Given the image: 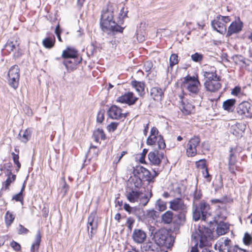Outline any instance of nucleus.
I'll use <instances>...</instances> for the list:
<instances>
[{
  "label": "nucleus",
  "mask_w": 252,
  "mask_h": 252,
  "mask_svg": "<svg viewBox=\"0 0 252 252\" xmlns=\"http://www.w3.org/2000/svg\"><path fill=\"white\" fill-rule=\"evenodd\" d=\"M200 139L197 136L191 138L187 144V155L188 157H194L197 154L196 147L200 143Z\"/></svg>",
  "instance_id": "9b49d317"
},
{
  "label": "nucleus",
  "mask_w": 252,
  "mask_h": 252,
  "mask_svg": "<svg viewBox=\"0 0 252 252\" xmlns=\"http://www.w3.org/2000/svg\"><path fill=\"white\" fill-rule=\"evenodd\" d=\"M146 22H142L140 24L139 28L141 29L140 30L137 31L136 32V38L138 42H142L145 40V26L146 25Z\"/></svg>",
  "instance_id": "c85d7f7f"
},
{
  "label": "nucleus",
  "mask_w": 252,
  "mask_h": 252,
  "mask_svg": "<svg viewBox=\"0 0 252 252\" xmlns=\"http://www.w3.org/2000/svg\"><path fill=\"white\" fill-rule=\"evenodd\" d=\"M170 66L172 67L173 66L176 64L178 63V56L175 54H173L171 55L170 59Z\"/></svg>",
  "instance_id": "09e8293b"
},
{
  "label": "nucleus",
  "mask_w": 252,
  "mask_h": 252,
  "mask_svg": "<svg viewBox=\"0 0 252 252\" xmlns=\"http://www.w3.org/2000/svg\"><path fill=\"white\" fill-rule=\"evenodd\" d=\"M134 222H135V220L133 218H132L131 217H128L127 218L126 225H127V228L130 230H131Z\"/></svg>",
  "instance_id": "4d7b16f0"
},
{
  "label": "nucleus",
  "mask_w": 252,
  "mask_h": 252,
  "mask_svg": "<svg viewBox=\"0 0 252 252\" xmlns=\"http://www.w3.org/2000/svg\"><path fill=\"white\" fill-rule=\"evenodd\" d=\"M155 208L160 212L163 211L166 209V203L161 199H158L155 203Z\"/></svg>",
  "instance_id": "58836bf2"
},
{
  "label": "nucleus",
  "mask_w": 252,
  "mask_h": 252,
  "mask_svg": "<svg viewBox=\"0 0 252 252\" xmlns=\"http://www.w3.org/2000/svg\"><path fill=\"white\" fill-rule=\"evenodd\" d=\"M181 86L187 90L189 95L192 97L198 96L200 99L203 98V94L200 91L201 86L197 76H186Z\"/></svg>",
  "instance_id": "7ed1b4c3"
},
{
  "label": "nucleus",
  "mask_w": 252,
  "mask_h": 252,
  "mask_svg": "<svg viewBox=\"0 0 252 252\" xmlns=\"http://www.w3.org/2000/svg\"><path fill=\"white\" fill-rule=\"evenodd\" d=\"M131 85L136 89L140 96L144 95L145 84L143 82L133 81L131 82Z\"/></svg>",
  "instance_id": "7c9ffc66"
},
{
  "label": "nucleus",
  "mask_w": 252,
  "mask_h": 252,
  "mask_svg": "<svg viewBox=\"0 0 252 252\" xmlns=\"http://www.w3.org/2000/svg\"><path fill=\"white\" fill-rule=\"evenodd\" d=\"M93 136H97L102 140H104L105 139V134L103 130L100 128H98L94 131L93 134Z\"/></svg>",
  "instance_id": "49530a36"
},
{
  "label": "nucleus",
  "mask_w": 252,
  "mask_h": 252,
  "mask_svg": "<svg viewBox=\"0 0 252 252\" xmlns=\"http://www.w3.org/2000/svg\"><path fill=\"white\" fill-rule=\"evenodd\" d=\"M203 75L206 78L205 81L220 80V77L217 75L216 68L214 67H211L210 70L204 71Z\"/></svg>",
  "instance_id": "412c9836"
},
{
  "label": "nucleus",
  "mask_w": 252,
  "mask_h": 252,
  "mask_svg": "<svg viewBox=\"0 0 252 252\" xmlns=\"http://www.w3.org/2000/svg\"><path fill=\"white\" fill-rule=\"evenodd\" d=\"M220 80H213L205 81L204 86L207 91L210 92H216L218 91L221 88V84L220 83Z\"/></svg>",
  "instance_id": "a211bd4d"
},
{
  "label": "nucleus",
  "mask_w": 252,
  "mask_h": 252,
  "mask_svg": "<svg viewBox=\"0 0 252 252\" xmlns=\"http://www.w3.org/2000/svg\"><path fill=\"white\" fill-rule=\"evenodd\" d=\"M6 79L10 87L15 90L18 88L20 80V68L17 65H14L10 68Z\"/></svg>",
  "instance_id": "0eeeda50"
},
{
  "label": "nucleus",
  "mask_w": 252,
  "mask_h": 252,
  "mask_svg": "<svg viewBox=\"0 0 252 252\" xmlns=\"http://www.w3.org/2000/svg\"><path fill=\"white\" fill-rule=\"evenodd\" d=\"M12 199L15 200L16 201L23 202V194L21 192H19L18 193L14 195L12 197Z\"/></svg>",
  "instance_id": "e2e57ef3"
},
{
  "label": "nucleus",
  "mask_w": 252,
  "mask_h": 252,
  "mask_svg": "<svg viewBox=\"0 0 252 252\" xmlns=\"http://www.w3.org/2000/svg\"><path fill=\"white\" fill-rule=\"evenodd\" d=\"M219 18L220 19V20H221V22H222L224 23V25H226V24H227L231 21L230 18L229 16H223L220 15H219Z\"/></svg>",
  "instance_id": "338daca9"
},
{
  "label": "nucleus",
  "mask_w": 252,
  "mask_h": 252,
  "mask_svg": "<svg viewBox=\"0 0 252 252\" xmlns=\"http://www.w3.org/2000/svg\"><path fill=\"white\" fill-rule=\"evenodd\" d=\"M153 67V63L151 61H148L146 62L144 64V69L145 71L149 72Z\"/></svg>",
  "instance_id": "13d9d810"
},
{
  "label": "nucleus",
  "mask_w": 252,
  "mask_h": 252,
  "mask_svg": "<svg viewBox=\"0 0 252 252\" xmlns=\"http://www.w3.org/2000/svg\"><path fill=\"white\" fill-rule=\"evenodd\" d=\"M201 172L202 173L203 177L206 179L208 182H210L211 180V177L208 172V168H206L205 169L202 170Z\"/></svg>",
  "instance_id": "052dcab7"
},
{
  "label": "nucleus",
  "mask_w": 252,
  "mask_h": 252,
  "mask_svg": "<svg viewBox=\"0 0 252 252\" xmlns=\"http://www.w3.org/2000/svg\"><path fill=\"white\" fill-rule=\"evenodd\" d=\"M134 215L136 216L138 220H141L145 215V212L142 209L136 207Z\"/></svg>",
  "instance_id": "a18cd8bd"
},
{
  "label": "nucleus",
  "mask_w": 252,
  "mask_h": 252,
  "mask_svg": "<svg viewBox=\"0 0 252 252\" xmlns=\"http://www.w3.org/2000/svg\"><path fill=\"white\" fill-rule=\"evenodd\" d=\"M182 187H183V186H179V185H177L174 187L173 190L174 192H175V195H177H177H179V196L182 195V194L183 192Z\"/></svg>",
  "instance_id": "864d4df0"
},
{
  "label": "nucleus",
  "mask_w": 252,
  "mask_h": 252,
  "mask_svg": "<svg viewBox=\"0 0 252 252\" xmlns=\"http://www.w3.org/2000/svg\"><path fill=\"white\" fill-rule=\"evenodd\" d=\"M104 119V111H100L97 115L96 121L97 122L101 123Z\"/></svg>",
  "instance_id": "bf43d9fd"
},
{
  "label": "nucleus",
  "mask_w": 252,
  "mask_h": 252,
  "mask_svg": "<svg viewBox=\"0 0 252 252\" xmlns=\"http://www.w3.org/2000/svg\"><path fill=\"white\" fill-rule=\"evenodd\" d=\"M219 18V15L211 22V26L213 29L218 32L223 34L226 32V25H224V23L221 22Z\"/></svg>",
  "instance_id": "2eb2a0df"
},
{
  "label": "nucleus",
  "mask_w": 252,
  "mask_h": 252,
  "mask_svg": "<svg viewBox=\"0 0 252 252\" xmlns=\"http://www.w3.org/2000/svg\"><path fill=\"white\" fill-rule=\"evenodd\" d=\"M173 213L171 211H167L161 216V221L164 224H169L173 220Z\"/></svg>",
  "instance_id": "473e14b6"
},
{
  "label": "nucleus",
  "mask_w": 252,
  "mask_h": 252,
  "mask_svg": "<svg viewBox=\"0 0 252 252\" xmlns=\"http://www.w3.org/2000/svg\"><path fill=\"white\" fill-rule=\"evenodd\" d=\"M138 98L134 95L132 92H127L118 97L117 101L122 103H126L129 105L134 104Z\"/></svg>",
  "instance_id": "ddd939ff"
},
{
  "label": "nucleus",
  "mask_w": 252,
  "mask_h": 252,
  "mask_svg": "<svg viewBox=\"0 0 252 252\" xmlns=\"http://www.w3.org/2000/svg\"><path fill=\"white\" fill-rule=\"evenodd\" d=\"M41 234L39 231H38L36 234L34 242L32 244L31 247L35 248L38 250L41 242Z\"/></svg>",
  "instance_id": "79ce46f5"
},
{
  "label": "nucleus",
  "mask_w": 252,
  "mask_h": 252,
  "mask_svg": "<svg viewBox=\"0 0 252 252\" xmlns=\"http://www.w3.org/2000/svg\"><path fill=\"white\" fill-rule=\"evenodd\" d=\"M141 252H157V251L153 242H148L143 244L141 247Z\"/></svg>",
  "instance_id": "f704fd0d"
},
{
  "label": "nucleus",
  "mask_w": 252,
  "mask_h": 252,
  "mask_svg": "<svg viewBox=\"0 0 252 252\" xmlns=\"http://www.w3.org/2000/svg\"><path fill=\"white\" fill-rule=\"evenodd\" d=\"M158 139V136L150 135L147 139V144L148 145H155Z\"/></svg>",
  "instance_id": "603ef678"
},
{
  "label": "nucleus",
  "mask_w": 252,
  "mask_h": 252,
  "mask_svg": "<svg viewBox=\"0 0 252 252\" xmlns=\"http://www.w3.org/2000/svg\"><path fill=\"white\" fill-rule=\"evenodd\" d=\"M137 173H139L140 172L143 173L144 175L145 176L146 180L148 181L149 182H154L153 181V178H152V176L150 172L147 169L142 167H138L136 169Z\"/></svg>",
  "instance_id": "c9c22d12"
},
{
  "label": "nucleus",
  "mask_w": 252,
  "mask_h": 252,
  "mask_svg": "<svg viewBox=\"0 0 252 252\" xmlns=\"http://www.w3.org/2000/svg\"><path fill=\"white\" fill-rule=\"evenodd\" d=\"M122 109L115 105L111 106L107 111L108 115L112 119L121 120Z\"/></svg>",
  "instance_id": "aec40b11"
},
{
  "label": "nucleus",
  "mask_w": 252,
  "mask_h": 252,
  "mask_svg": "<svg viewBox=\"0 0 252 252\" xmlns=\"http://www.w3.org/2000/svg\"><path fill=\"white\" fill-rule=\"evenodd\" d=\"M169 208L178 213L177 218L180 222H184L186 220V215L188 211V206L183 199L177 197L169 202Z\"/></svg>",
  "instance_id": "39448f33"
},
{
  "label": "nucleus",
  "mask_w": 252,
  "mask_h": 252,
  "mask_svg": "<svg viewBox=\"0 0 252 252\" xmlns=\"http://www.w3.org/2000/svg\"><path fill=\"white\" fill-rule=\"evenodd\" d=\"M231 241L228 238L220 239L216 243L215 248L219 252H248L246 250L239 248L237 246H231Z\"/></svg>",
  "instance_id": "423d86ee"
},
{
  "label": "nucleus",
  "mask_w": 252,
  "mask_h": 252,
  "mask_svg": "<svg viewBox=\"0 0 252 252\" xmlns=\"http://www.w3.org/2000/svg\"><path fill=\"white\" fill-rule=\"evenodd\" d=\"M129 182L132 185H133L136 188H139L142 185V180L140 179V177L136 175L131 177L129 179Z\"/></svg>",
  "instance_id": "4c0bfd02"
},
{
  "label": "nucleus",
  "mask_w": 252,
  "mask_h": 252,
  "mask_svg": "<svg viewBox=\"0 0 252 252\" xmlns=\"http://www.w3.org/2000/svg\"><path fill=\"white\" fill-rule=\"evenodd\" d=\"M140 192L139 191L132 189L130 191L126 190V195L127 199L131 203L138 202L140 197Z\"/></svg>",
  "instance_id": "5701e85b"
},
{
  "label": "nucleus",
  "mask_w": 252,
  "mask_h": 252,
  "mask_svg": "<svg viewBox=\"0 0 252 252\" xmlns=\"http://www.w3.org/2000/svg\"><path fill=\"white\" fill-rule=\"evenodd\" d=\"M148 158L151 163L155 165H158L161 162V159L158 151L150 152L148 154Z\"/></svg>",
  "instance_id": "cd10ccee"
},
{
  "label": "nucleus",
  "mask_w": 252,
  "mask_h": 252,
  "mask_svg": "<svg viewBox=\"0 0 252 252\" xmlns=\"http://www.w3.org/2000/svg\"><path fill=\"white\" fill-rule=\"evenodd\" d=\"M230 153L228 159V169L231 173L235 174V171L237 170V166L236 164L237 162L236 156L232 149H230Z\"/></svg>",
  "instance_id": "6ab92c4d"
},
{
  "label": "nucleus",
  "mask_w": 252,
  "mask_h": 252,
  "mask_svg": "<svg viewBox=\"0 0 252 252\" xmlns=\"http://www.w3.org/2000/svg\"><path fill=\"white\" fill-rule=\"evenodd\" d=\"M136 207H131L128 204L125 203L124 205V210L130 215H134Z\"/></svg>",
  "instance_id": "de8ad7c7"
},
{
  "label": "nucleus",
  "mask_w": 252,
  "mask_h": 252,
  "mask_svg": "<svg viewBox=\"0 0 252 252\" xmlns=\"http://www.w3.org/2000/svg\"><path fill=\"white\" fill-rule=\"evenodd\" d=\"M4 219L6 225L7 226H9L13 223L15 219V216L13 214L12 212H10L9 211H8L6 212L5 214Z\"/></svg>",
  "instance_id": "e433bc0d"
},
{
  "label": "nucleus",
  "mask_w": 252,
  "mask_h": 252,
  "mask_svg": "<svg viewBox=\"0 0 252 252\" xmlns=\"http://www.w3.org/2000/svg\"><path fill=\"white\" fill-rule=\"evenodd\" d=\"M243 24L240 22H233L228 28L227 35L239 32L242 29Z\"/></svg>",
  "instance_id": "4be33fe9"
},
{
  "label": "nucleus",
  "mask_w": 252,
  "mask_h": 252,
  "mask_svg": "<svg viewBox=\"0 0 252 252\" xmlns=\"http://www.w3.org/2000/svg\"><path fill=\"white\" fill-rule=\"evenodd\" d=\"M179 97V101L181 103L179 105V108L186 115H188L192 113L194 108V105L188 102L186 103L184 101L183 96L180 95Z\"/></svg>",
  "instance_id": "f3484780"
},
{
  "label": "nucleus",
  "mask_w": 252,
  "mask_h": 252,
  "mask_svg": "<svg viewBox=\"0 0 252 252\" xmlns=\"http://www.w3.org/2000/svg\"><path fill=\"white\" fill-rule=\"evenodd\" d=\"M132 237L133 241L137 244H142L146 240V233L140 229H135L133 230Z\"/></svg>",
  "instance_id": "dca6fc26"
},
{
  "label": "nucleus",
  "mask_w": 252,
  "mask_h": 252,
  "mask_svg": "<svg viewBox=\"0 0 252 252\" xmlns=\"http://www.w3.org/2000/svg\"><path fill=\"white\" fill-rule=\"evenodd\" d=\"M5 49L8 52H13L14 56L19 58L22 55V52L19 48V43L16 40H9L5 45Z\"/></svg>",
  "instance_id": "f8f14e48"
},
{
  "label": "nucleus",
  "mask_w": 252,
  "mask_h": 252,
  "mask_svg": "<svg viewBox=\"0 0 252 252\" xmlns=\"http://www.w3.org/2000/svg\"><path fill=\"white\" fill-rule=\"evenodd\" d=\"M153 239L158 245L165 247L167 249H170L175 241V237L165 229H158L156 231Z\"/></svg>",
  "instance_id": "20e7f679"
},
{
  "label": "nucleus",
  "mask_w": 252,
  "mask_h": 252,
  "mask_svg": "<svg viewBox=\"0 0 252 252\" xmlns=\"http://www.w3.org/2000/svg\"><path fill=\"white\" fill-rule=\"evenodd\" d=\"M246 125L244 123H236L231 126L230 132L237 137H241L245 131Z\"/></svg>",
  "instance_id": "4468645a"
},
{
  "label": "nucleus",
  "mask_w": 252,
  "mask_h": 252,
  "mask_svg": "<svg viewBox=\"0 0 252 252\" xmlns=\"http://www.w3.org/2000/svg\"><path fill=\"white\" fill-rule=\"evenodd\" d=\"M150 95L154 100L159 101L163 95V91L159 87H153L151 89Z\"/></svg>",
  "instance_id": "b1692460"
},
{
  "label": "nucleus",
  "mask_w": 252,
  "mask_h": 252,
  "mask_svg": "<svg viewBox=\"0 0 252 252\" xmlns=\"http://www.w3.org/2000/svg\"><path fill=\"white\" fill-rule=\"evenodd\" d=\"M191 59L194 62L200 63L203 59V55L196 52L191 55Z\"/></svg>",
  "instance_id": "c03bdc74"
},
{
  "label": "nucleus",
  "mask_w": 252,
  "mask_h": 252,
  "mask_svg": "<svg viewBox=\"0 0 252 252\" xmlns=\"http://www.w3.org/2000/svg\"><path fill=\"white\" fill-rule=\"evenodd\" d=\"M213 237V232L210 228L199 226L198 229L192 234L191 238L195 244L191 247L190 252H198V247L200 248L211 247Z\"/></svg>",
  "instance_id": "f03ea898"
},
{
  "label": "nucleus",
  "mask_w": 252,
  "mask_h": 252,
  "mask_svg": "<svg viewBox=\"0 0 252 252\" xmlns=\"http://www.w3.org/2000/svg\"><path fill=\"white\" fill-rule=\"evenodd\" d=\"M55 41V37L54 35L47 37L42 40V44L45 48L51 49L54 46Z\"/></svg>",
  "instance_id": "c756f323"
},
{
  "label": "nucleus",
  "mask_w": 252,
  "mask_h": 252,
  "mask_svg": "<svg viewBox=\"0 0 252 252\" xmlns=\"http://www.w3.org/2000/svg\"><path fill=\"white\" fill-rule=\"evenodd\" d=\"M31 130L27 129L24 131H21L18 135V138L24 143H27L30 139L31 136Z\"/></svg>",
  "instance_id": "2f4dec72"
},
{
  "label": "nucleus",
  "mask_w": 252,
  "mask_h": 252,
  "mask_svg": "<svg viewBox=\"0 0 252 252\" xmlns=\"http://www.w3.org/2000/svg\"><path fill=\"white\" fill-rule=\"evenodd\" d=\"M87 228L89 237L92 239L97 229V221L95 213H92L89 216Z\"/></svg>",
  "instance_id": "9d476101"
},
{
  "label": "nucleus",
  "mask_w": 252,
  "mask_h": 252,
  "mask_svg": "<svg viewBox=\"0 0 252 252\" xmlns=\"http://www.w3.org/2000/svg\"><path fill=\"white\" fill-rule=\"evenodd\" d=\"M62 57L64 59H75L78 56V51L74 48L67 47L63 51Z\"/></svg>",
  "instance_id": "393cba45"
},
{
  "label": "nucleus",
  "mask_w": 252,
  "mask_h": 252,
  "mask_svg": "<svg viewBox=\"0 0 252 252\" xmlns=\"http://www.w3.org/2000/svg\"><path fill=\"white\" fill-rule=\"evenodd\" d=\"M118 125V123L112 122L107 126V130L110 132H114L117 129Z\"/></svg>",
  "instance_id": "5fc2aeb1"
},
{
  "label": "nucleus",
  "mask_w": 252,
  "mask_h": 252,
  "mask_svg": "<svg viewBox=\"0 0 252 252\" xmlns=\"http://www.w3.org/2000/svg\"><path fill=\"white\" fill-rule=\"evenodd\" d=\"M11 174H8V178L6 180V181L3 183V187H2V189H7L9 188V186L10 184L14 182L16 178V175H12V177L10 176Z\"/></svg>",
  "instance_id": "a19ab883"
},
{
  "label": "nucleus",
  "mask_w": 252,
  "mask_h": 252,
  "mask_svg": "<svg viewBox=\"0 0 252 252\" xmlns=\"http://www.w3.org/2000/svg\"><path fill=\"white\" fill-rule=\"evenodd\" d=\"M158 148L159 149H164L166 147V144L162 136L159 135L158 136L157 140Z\"/></svg>",
  "instance_id": "8fccbe9b"
},
{
  "label": "nucleus",
  "mask_w": 252,
  "mask_h": 252,
  "mask_svg": "<svg viewBox=\"0 0 252 252\" xmlns=\"http://www.w3.org/2000/svg\"><path fill=\"white\" fill-rule=\"evenodd\" d=\"M10 246L16 251H19L21 249L20 245L14 241L11 243Z\"/></svg>",
  "instance_id": "0e129e2a"
},
{
  "label": "nucleus",
  "mask_w": 252,
  "mask_h": 252,
  "mask_svg": "<svg viewBox=\"0 0 252 252\" xmlns=\"http://www.w3.org/2000/svg\"><path fill=\"white\" fill-rule=\"evenodd\" d=\"M128 13V10L127 8H125L124 7H123L121 9L120 12V18H122L124 19L127 17V14Z\"/></svg>",
  "instance_id": "680f3d73"
},
{
  "label": "nucleus",
  "mask_w": 252,
  "mask_h": 252,
  "mask_svg": "<svg viewBox=\"0 0 252 252\" xmlns=\"http://www.w3.org/2000/svg\"><path fill=\"white\" fill-rule=\"evenodd\" d=\"M63 63L68 71H73L76 64V63L70 64H72V61L68 60V59H65Z\"/></svg>",
  "instance_id": "37998d69"
},
{
  "label": "nucleus",
  "mask_w": 252,
  "mask_h": 252,
  "mask_svg": "<svg viewBox=\"0 0 252 252\" xmlns=\"http://www.w3.org/2000/svg\"><path fill=\"white\" fill-rule=\"evenodd\" d=\"M55 33L57 35V36L58 37V40L60 41H62L61 37V30L60 28L59 25H58L55 29Z\"/></svg>",
  "instance_id": "774afa93"
},
{
  "label": "nucleus",
  "mask_w": 252,
  "mask_h": 252,
  "mask_svg": "<svg viewBox=\"0 0 252 252\" xmlns=\"http://www.w3.org/2000/svg\"><path fill=\"white\" fill-rule=\"evenodd\" d=\"M152 195V192H150V196L149 197H148L147 195H143V194L142 193H141L140 197L139 198V202H138L139 203V204H140L142 206H144L146 205L147 204L149 201L150 198L151 197Z\"/></svg>",
  "instance_id": "ea45409f"
},
{
  "label": "nucleus",
  "mask_w": 252,
  "mask_h": 252,
  "mask_svg": "<svg viewBox=\"0 0 252 252\" xmlns=\"http://www.w3.org/2000/svg\"><path fill=\"white\" fill-rule=\"evenodd\" d=\"M252 240V237L248 233H246L243 238L244 243L246 245H249L250 244Z\"/></svg>",
  "instance_id": "69168bd1"
},
{
  "label": "nucleus",
  "mask_w": 252,
  "mask_h": 252,
  "mask_svg": "<svg viewBox=\"0 0 252 252\" xmlns=\"http://www.w3.org/2000/svg\"><path fill=\"white\" fill-rule=\"evenodd\" d=\"M196 165L198 168L202 169V170L207 168L206 164V160L204 159H200L198 161H197L196 162Z\"/></svg>",
  "instance_id": "3c124183"
},
{
  "label": "nucleus",
  "mask_w": 252,
  "mask_h": 252,
  "mask_svg": "<svg viewBox=\"0 0 252 252\" xmlns=\"http://www.w3.org/2000/svg\"><path fill=\"white\" fill-rule=\"evenodd\" d=\"M29 230L25 228L22 224H19L18 228V233L19 234L23 235V234H27L29 232Z\"/></svg>",
  "instance_id": "6e6d98bb"
},
{
  "label": "nucleus",
  "mask_w": 252,
  "mask_h": 252,
  "mask_svg": "<svg viewBox=\"0 0 252 252\" xmlns=\"http://www.w3.org/2000/svg\"><path fill=\"white\" fill-rule=\"evenodd\" d=\"M235 102V99H227L223 102L222 108L228 111H232L234 109Z\"/></svg>",
  "instance_id": "72a5a7b5"
},
{
  "label": "nucleus",
  "mask_w": 252,
  "mask_h": 252,
  "mask_svg": "<svg viewBox=\"0 0 252 252\" xmlns=\"http://www.w3.org/2000/svg\"><path fill=\"white\" fill-rule=\"evenodd\" d=\"M115 7L114 4L108 3L102 10L100 24L103 32H123L124 28L113 20Z\"/></svg>",
  "instance_id": "f257e3e1"
},
{
  "label": "nucleus",
  "mask_w": 252,
  "mask_h": 252,
  "mask_svg": "<svg viewBox=\"0 0 252 252\" xmlns=\"http://www.w3.org/2000/svg\"><path fill=\"white\" fill-rule=\"evenodd\" d=\"M233 61L237 64L242 63L245 66H250L252 65V62L249 59H247L241 55H235L232 58Z\"/></svg>",
  "instance_id": "bb28decb"
},
{
  "label": "nucleus",
  "mask_w": 252,
  "mask_h": 252,
  "mask_svg": "<svg viewBox=\"0 0 252 252\" xmlns=\"http://www.w3.org/2000/svg\"><path fill=\"white\" fill-rule=\"evenodd\" d=\"M237 112L242 118H252V109L251 104L247 101H244L239 104L237 107Z\"/></svg>",
  "instance_id": "1a4fd4ad"
},
{
  "label": "nucleus",
  "mask_w": 252,
  "mask_h": 252,
  "mask_svg": "<svg viewBox=\"0 0 252 252\" xmlns=\"http://www.w3.org/2000/svg\"><path fill=\"white\" fill-rule=\"evenodd\" d=\"M210 215V206L205 202H201L199 206L196 207L193 211V219L195 221H197L199 219L206 220Z\"/></svg>",
  "instance_id": "6e6552de"
},
{
  "label": "nucleus",
  "mask_w": 252,
  "mask_h": 252,
  "mask_svg": "<svg viewBox=\"0 0 252 252\" xmlns=\"http://www.w3.org/2000/svg\"><path fill=\"white\" fill-rule=\"evenodd\" d=\"M229 230V224L223 221H220L217 225L216 231L219 236L226 234Z\"/></svg>",
  "instance_id": "a878e982"
}]
</instances>
